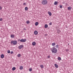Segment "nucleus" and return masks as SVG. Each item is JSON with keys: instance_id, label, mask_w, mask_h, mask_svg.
<instances>
[{"instance_id": "nucleus-1", "label": "nucleus", "mask_w": 73, "mask_h": 73, "mask_svg": "<svg viewBox=\"0 0 73 73\" xmlns=\"http://www.w3.org/2000/svg\"><path fill=\"white\" fill-rule=\"evenodd\" d=\"M51 52L52 53L55 54L57 52V50L56 48H53L52 50H51Z\"/></svg>"}, {"instance_id": "nucleus-2", "label": "nucleus", "mask_w": 73, "mask_h": 73, "mask_svg": "<svg viewBox=\"0 0 73 73\" xmlns=\"http://www.w3.org/2000/svg\"><path fill=\"white\" fill-rule=\"evenodd\" d=\"M41 3L42 5H46V4H48V1L46 0H42Z\"/></svg>"}, {"instance_id": "nucleus-3", "label": "nucleus", "mask_w": 73, "mask_h": 73, "mask_svg": "<svg viewBox=\"0 0 73 73\" xmlns=\"http://www.w3.org/2000/svg\"><path fill=\"white\" fill-rule=\"evenodd\" d=\"M12 43H13V45H15L17 44V42L16 40H12L11 41V44H12Z\"/></svg>"}, {"instance_id": "nucleus-4", "label": "nucleus", "mask_w": 73, "mask_h": 73, "mask_svg": "<svg viewBox=\"0 0 73 73\" xmlns=\"http://www.w3.org/2000/svg\"><path fill=\"white\" fill-rule=\"evenodd\" d=\"M27 41V39H21L20 40V42H25Z\"/></svg>"}, {"instance_id": "nucleus-5", "label": "nucleus", "mask_w": 73, "mask_h": 73, "mask_svg": "<svg viewBox=\"0 0 73 73\" xmlns=\"http://www.w3.org/2000/svg\"><path fill=\"white\" fill-rule=\"evenodd\" d=\"M23 47H24V45H22L19 46L18 48L19 49H22Z\"/></svg>"}, {"instance_id": "nucleus-6", "label": "nucleus", "mask_w": 73, "mask_h": 73, "mask_svg": "<svg viewBox=\"0 0 73 73\" xmlns=\"http://www.w3.org/2000/svg\"><path fill=\"white\" fill-rule=\"evenodd\" d=\"M35 35H36L38 34V32L37 31H35L34 32Z\"/></svg>"}, {"instance_id": "nucleus-7", "label": "nucleus", "mask_w": 73, "mask_h": 73, "mask_svg": "<svg viewBox=\"0 0 73 73\" xmlns=\"http://www.w3.org/2000/svg\"><path fill=\"white\" fill-rule=\"evenodd\" d=\"M1 58H3L4 57V54H2L1 55Z\"/></svg>"}, {"instance_id": "nucleus-8", "label": "nucleus", "mask_w": 73, "mask_h": 73, "mask_svg": "<svg viewBox=\"0 0 73 73\" xmlns=\"http://www.w3.org/2000/svg\"><path fill=\"white\" fill-rule=\"evenodd\" d=\"M48 13L49 15V16H52V13L50 12L49 11L48 12Z\"/></svg>"}, {"instance_id": "nucleus-9", "label": "nucleus", "mask_w": 73, "mask_h": 73, "mask_svg": "<svg viewBox=\"0 0 73 73\" xmlns=\"http://www.w3.org/2000/svg\"><path fill=\"white\" fill-rule=\"evenodd\" d=\"M68 10H71V9H72V7H68Z\"/></svg>"}, {"instance_id": "nucleus-10", "label": "nucleus", "mask_w": 73, "mask_h": 73, "mask_svg": "<svg viewBox=\"0 0 73 73\" xmlns=\"http://www.w3.org/2000/svg\"><path fill=\"white\" fill-rule=\"evenodd\" d=\"M11 38H14L15 37V35H11Z\"/></svg>"}, {"instance_id": "nucleus-11", "label": "nucleus", "mask_w": 73, "mask_h": 73, "mask_svg": "<svg viewBox=\"0 0 73 73\" xmlns=\"http://www.w3.org/2000/svg\"><path fill=\"white\" fill-rule=\"evenodd\" d=\"M54 65H55V67L56 68H58V65H57V64H54Z\"/></svg>"}, {"instance_id": "nucleus-12", "label": "nucleus", "mask_w": 73, "mask_h": 73, "mask_svg": "<svg viewBox=\"0 0 73 73\" xmlns=\"http://www.w3.org/2000/svg\"><path fill=\"white\" fill-rule=\"evenodd\" d=\"M48 27V26L47 25V24H45L44 26V28H47Z\"/></svg>"}, {"instance_id": "nucleus-13", "label": "nucleus", "mask_w": 73, "mask_h": 73, "mask_svg": "<svg viewBox=\"0 0 73 73\" xmlns=\"http://www.w3.org/2000/svg\"><path fill=\"white\" fill-rule=\"evenodd\" d=\"M57 3H58V2L55 1L54 3V4L55 5H57Z\"/></svg>"}, {"instance_id": "nucleus-14", "label": "nucleus", "mask_w": 73, "mask_h": 73, "mask_svg": "<svg viewBox=\"0 0 73 73\" xmlns=\"http://www.w3.org/2000/svg\"><path fill=\"white\" fill-rule=\"evenodd\" d=\"M32 44L33 45V46L35 45H36V42H32Z\"/></svg>"}, {"instance_id": "nucleus-15", "label": "nucleus", "mask_w": 73, "mask_h": 73, "mask_svg": "<svg viewBox=\"0 0 73 73\" xmlns=\"http://www.w3.org/2000/svg\"><path fill=\"white\" fill-rule=\"evenodd\" d=\"M58 59L59 61H61V58L60 57H58Z\"/></svg>"}, {"instance_id": "nucleus-16", "label": "nucleus", "mask_w": 73, "mask_h": 73, "mask_svg": "<svg viewBox=\"0 0 73 73\" xmlns=\"http://www.w3.org/2000/svg\"><path fill=\"white\" fill-rule=\"evenodd\" d=\"M23 69V67L22 66H21L19 68L20 70H22Z\"/></svg>"}, {"instance_id": "nucleus-17", "label": "nucleus", "mask_w": 73, "mask_h": 73, "mask_svg": "<svg viewBox=\"0 0 73 73\" xmlns=\"http://www.w3.org/2000/svg\"><path fill=\"white\" fill-rule=\"evenodd\" d=\"M38 25V22H36L35 23V25H36V26Z\"/></svg>"}, {"instance_id": "nucleus-18", "label": "nucleus", "mask_w": 73, "mask_h": 73, "mask_svg": "<svg viewBox=\"0 0 73 73\" xmlns=\"http://www.w3.org/2000/svg\"><path fill=\"white\" fill-rule=\"evenodd\" d=\"M56 45V43L54 42L52 43V46H55V45Z\"/></svg>"}, {"instance_id": "nucleus-19", "label": "nucleus", "mask_w": 73, "mask_h": 73, "mask_svg": "<svg viewBox=\"0 0 73 73\" xmlns=\"http://www.w3.org/2000/svg\"><path fill=\"white\" fill-rule=\"evenodd\" d=\"M40 67L42 69V68H44V66L42 65H40Z\"/></svg>"}, {"instance_id": "nucleus-20", "label": "nucleus", "mask_w": 73, "mask_h": 73, "mask_svg": "<svg viewBox=\"0 0 73 73\" xmlns=\"http://www.w3.org/2000/svg\"><path fill=\"white\" fill-rule=\"evenodd\" d=\"M26 23L27 24H29V23H30V22H29V21H26Z\"/></svg>"}, {"instance_id": "nucleus-21", "label": "nucleus", "mask_w": 73, "mask_h": 73, "mask_svg": "<svg viewBox=\"0 0 73 73\" xmlns=\"http://www.w3.org/2000/svg\"><path fill=\"white\" fill-rule=\"evenodd\" d=\"M17 57H21V55H20V54H19L17 55Z\"/></svg>"}, {"instance_id": "nucleus-22", "label": "nucleus", "mask_w": 73, "mask_h": 73, "mask_svg": "<svg viewBox=\"0 0 73 73\" xmlns=\"http://www.w3.org/2000/svg\"><path fill=\"white\" fill-rule=\"evenodd\" d=\"M15 69H16V68L15 67L13 68H12V70H15Z\"/></svg>"}, {"instance_id": "nucleus-23", "label": "nucleus", "mask_w": 73, "mask_h": 73, "mask_svg": "<svg viewBox=\"0 0 73 73\" xmlns=\"http://www.w3.org/2000/svg\"><path fill=\"white\" fill-rule=\"evenodd\" d=\"M25 11H27L28 10V7H25Z\"/></svg>"}, {"instance_id": "nucleus-24", "label": "nucleus", "mask_w": 73, "mask_h": 73, "mask_svg": "<svg viewBox=\"0 0 73 73\" xmlns=\"http://www.w3.org/2000/svg\"><path fill=\"white\" fill-rule=\"evenodd\" d=\"M32 69L31 68H30L29 69V71H30V72H31V71H32Z\"/></svg>"}, {"instance_id": "nucleus-25", "label": "nucleus", "mask_w": 73, "mask_h": 73, "mask_svg": "<svg viewBox=\"0 0 73 73\" xmlns=\"http://www.w3.org/2000/svg\"><path fill=\"white\" fill-rule=\"evenodd\" d=\"M8 53H10V50H8L7 51Z\"/></svg>"}, {"instance_id": "nucleus-26", "label": "nucleus", "mask_w": 73, "mask_h": 73, "mask_svg": "<svg viewBox=\"0 0 73 73\" xmlns=\"http://www.w3.org/2000/svg\"><path fill=\"white\" fill-rule=\"evenodd\" d=\"M60 8H62V6L61 5L60 6Z\"/></svg>"}, {"instance_id": "nucleus-27", "label": "nucleus", "mask_w": 73, "mask_h": 73, "mask_svg": "<svg viewBox=\"0 0 73 73\" xmlns=\"http://www.w3.org/2000/svg\"><path fill=\"white\" fill-rule=\"evenodd\" d=\"M50 56L48 55V56H47V58H50Z\"/></svg>"}, {"instance_id": "nucleus-28", "label": "nucleus", "mask_w": 73, "mask_h": 73, "mask_svg": "<svg viewBox=\"0 0 73 73\" xmlns=\"http://www.w3.org/2000/svg\"><path fill=\"white\" fill-rule=\"evenodd\" d=\"M52 22H50L49 23V25H52Z\"/></svg>"}, {"instance_id": "nucleus-29", "label": "nucleus", "mask_w": 73, "mask_h": 73, "mask_svg": "<svg viewBox=\"0 0 73 73\" xmlns=\"http://www.w3.org/2000/svg\"><path fill=\"white\" fill-rule=\"evenodd\" d=\"M2 9V7L0 6V10H1Z\"/></svg>"}, {"instance_id": "nucleus-30", "label": "nucleus", "mask_w": 73, "mask_h": 73, "mask_svg": "<svg viewBox=\"0 0 73 73\" xmlns=\"http://www.w3.org/2000/svg\"><path fill=\"white\" fill-rule=\"evenodd\" d=\"M3 20V19L2 18H0V21H1Z\"/></svg>"}, {"instance_id": "nucleus-31", "label": "nucleus", "mask_w": 73, "mask_h": 73, "mask_svg": "<svg viewBox=\"0 0 73 73\" xmlns=\"http://www.w3.org/2000/svg\"><path fill=\"white\" fill-rule=\"evenodd\" d=\"M56 47L57 48H58V45H57L56 46Z\"/></svg>"}, {"instance_id": "nucleus-32", "label": "nucleus", "mask_w": 73, "mask_h": 73, "mask_svg": "<svg viewBox=\"0 0 73 73\" xmlns=\"http://www.w3.org/2000/svg\"><path fill=\"white\" fill-rule=\"evenodd\" d=\"M13 51L11 52V54H13Z\"/></svg>"}, {"instance_id": "nucleus-33", "label": "nucleus", "mask_w": 73, "mask_h": 73, "mask_svg": "<svg viewBox=\"0 0 73 73\" xmlns=\"http://www.w3.org/2000/svg\"><path fill=\"white\" fill-rule=\"evenodd\" d=\"M26 5V3H23V5Z\"/></svg>"}, {"instance_id": "nucleus-34", "label": "nucleus", "mask_w": 73, "mask_h": 73, "mask_svg": "<svg viewBox=\"0 0 73 73\" xmlns=\"http://www.w3.org/2000/svg\"><path fill=\"white\" fill-rule=\"evenodd\" d=\"M69 50L68 49V50H66V52H68V51H69Z\"/></svg>"}, {"instance_id": "nucleus-35", "label": "nucleus", "mask_w": 73, "mask_h": 73, "mask_svg": "<svg viewBox=\"0 0 73 73\" xmlns=\"http://www.w3.org/2000/svg\"><path fill=\"white\" fill-rule=\"evenodd\" d=\"M24 30H25H25H26V29L25 28H24Z\"/></svg>"}, {"instance_id": "nucleus-36", "label": "nucleus", "mask_w": 73, "mask_h": 73, "mask_svg": "<svg viewBox=\"0 0 73 73\" xmlns=\"http://www.w3.org/2000/svg\"><path fill=\"white\" fill-rule=\"evenodd\" d=\"M18 41H20V39H18Z\"/></svg>"}, {"instance_id": "nucleus-37", "label": "nucleus", "mask_w": 73, "mask_h": 73, "mask_svg": "<svg viewBox=\"0 0 73 73\" xmlns=\"http://www.w3.org/2000/svg\"><path fill=\"white\" fill-rule=\"evenodd\" d=\"M45 36H46L47 35L46 34H45Z\"/></svg>"}]
</instances>
